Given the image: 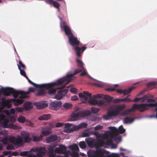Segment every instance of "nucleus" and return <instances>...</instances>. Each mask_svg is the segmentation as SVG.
Listing matches in <instances>:
<instances>
[{"label": "nucleus", "mask_w": 157, "mask_h": 157, "mask_svg": "<svg viewBox=\"0 0 157 157\" xmlns=\"http://www.w3.org/2000/svg\"><path fill=\"white\" fill-rule=\"evenodd\" d=\"M11 128L14 129H18L20 128V127L16 124H12L10 123V128Z\"/></svg>", "instance_id": "obj_46"}, {"label": "nucleus", "mask_w": 157, "mask_h": 157, "mask_svg": "<svg viewBox=\"0 0 157 157\" xmlns=\"http://www.w3.org/2000/svg\"><path fill=\"white\" fill-rule=\"evenodd\" d=\"M79 97L81 99H84V101H82L83 103H85L88 98L89 100L88 102L92 105H97L99 106H101L105 105V102L103 100H97L93 98L92 97V94L90 93L88 91H84L82 93H80L78 94Z\"/></svg>", "instance_id": "obj_2"}, {"label": "nucleus", "mask_w": 157, "mask_h": 157, "mask_svg": "<svg viewBox=\"0 0 157 157\" xmlns=\"http://www.w3.org/2000/svg\"><path fill=\"white\" fill-rule=\"evenodd\" d=\"M79 145L80 147L82 149L85 148L86 146V144L84 141L80 142Z\"/></svg>", "instance_id": "obj_42"}, {"label": "nucleus", "mask_w": 157, "mask_h": 157, "mask_svg": "<svg viewBox=\"0 0 157 157\" xmlns=\"http://www.w3.org/2000/svg\"><path fill=\"white\" fill-rule=\"evenodd\" d=\"M136 109L139 110L141 112H143L142 103L140 104H133L131 108L124 111L123 112L121 113L120 115L122 116L127 115Z\"/></svg>", "instance_id": "obj_7"}, {"label": "nucleus", "mask_w": 157, "mask_h": 157, "mask_svg": "<svg viewBox=\"0 0 157 157\" xmlns=\"http://www.w3.org/2000/svg\"><path fill=\"white\" fill-rule=\"evenodd\" d=\"M75 49L76 51L77 55L78 57H80L81 56V51L82 50V52H83L86 49V47L85 46L82 47L81 48L78 46L75 47Z\"/></svg>", "instance_id": "obj_21"}, {"label": "nucleus", "mask_w": 157, "mask_h": 157, "mask_svg": "<svg viewBox=\"0 0 157 157\" xmlns=\"http://www.w3.org/2000/svg\"><path fill=\"white\" fill-rule=\"evenodd\" d=\"M37 153H36V156L38 157H42L43 155H44L43 154L40 153L39 151H37Z\"/></svg>", "instance_id": "obj_64"}, {"label": "nucleus", "mask_w": 157, "mask_h": 157, "mask_svg": "<svg viewBox=\"0 0 157 157\" xmlns=\"http://www.w3.org/2000/svg\"><path fill=\"white\" fill-rule=\"evenodd\" d=\"M56 145H50L48 147V152L49 154H52L55 153L54 149Z\"/></svg>", "instance_id": "obj_31"}, {"label": "nucleus", "mask_w": 157, "mask_h": 157, "mask_svg": "<svg viewBox=\"0 0 157 157\" xmlns=\"http://www.w3.org/2000/svg\"><path fill=\"white\" fill-rule=\"evenodd\" d=\"M64 82V80L62 79V78H61L57 80L56 82L47 84H48L49 86L48 87H42L41 88H44L46 90H48V91L47 92V94H49L51 95H54L56 92V90H61L65 88L67 84L65 83V84L63 85L61 87H58L56 89H52V88L56 85H61Z\"/></svg>", "instance_id": "obj_4"}, {"label": "nucleus", "mask_w": 157, "mask_h": 157, "mask_svg": "<svg viewBox=\"0 0 157 157\" xmlns=\"http://www.w3.org/2000/svg\"><path fill=\"white\" fill-rule=\"evenodd\" d=\"M104 95L103 94H98L96 95H93V98L95 99L96 98H101L103 97H104Z\"/></svg>", "instance_id": "obj_48"}, {"label": "nucleus", "mask_w": 157, "mask_h": 157, "mask_svg": "<svg viewBox=\"0 0 157 157\" xmlns=\"http://www.w3.org/2000/svg\"><path fill=\"white\" fill-rule=\"evenodd\" d=\"M76 61L77 62L78 67L81 69H84V67L83 63L82 61L80 60L78 58L76 59Z\"/></svg>", "instance_id": "obj_32"}, {"label": "nucleus", "mask_w": 157, "mask_h": 157, "mask_svg": "<svg viewBox=\"0 0 157 157\" xmlns=\"http://www.w3.org/2000/svg\"><path fill=\"white\" fill-rule=\"evenodd\" d=\"M25 78L27 79L29 82L31 84L33 85L36 88H41L42 87H48L49 86L48 84H37L32 82L27 76Z\"/></svg>", "instance_id": "obj_18"}, {"label": "nucleus", "mask_w": 157, "mask_h": 157, "mask_svg": "<svg viewBox=\"0 0 157 157\" xmlns=\"http://www.w3.org/2000/svg\"><path fill=\"white\" fill-rule=\"evenodd\" d=\"M58 91L57 94L55 95V98L57 100L61 99L63 96H65L67 93L68 90L65 89Z\"/></svg>", "instance_id": "obj_16"}, {"label": "nucleus", "mask_w": 157, "mask_h": 157, "mask_svg": "<svg viewBox=\"0 0 157 157\" xmlns=\"http://www.w3.org/2000/svg\"><path fill=\"white\" fill-rule=\"evenodd\" d=\"M47 94V91L45 90H41L38 92L36 95L40 96H44Z\"/></svg>", "instance_id": "obj_33"}, {"label": "nucleus", "mask_w": 157, "mask_h": 157, "mask_svg": "<svg viewBox=\"0 0 157 157\" xmlns=\"http://www.w3.org/2000/svg\"><path fill=\"white\" fill-rule=\"evenodd\" d=\"M10 143H12L15 146L19 147L23 145L24 142L22 138L20 136L16 138L10 136Z\"/></svg>", "instance_id": "obj_9"}, {"label": "nucleus", "mask_w": 157, "mask_h": 157, "mask_svg": "<svg viewBox=\"0 0 157 157\" xmlns=\"http://www.w3.org/2000/svg\"><path fill=\"white\" fill-rule=\"evenodd\" d=\"M60 27L62 30L64 31L65 35L67 36L68 37L73 34L71 29L64 21H61Z\"/></svg>", "instance_id": "obj_8"}, {"label": "nucleus", "mask_w": 157, "mask_h": 157, "mask_svg": "<svg viewBox=\"0 0 157 157\" xmlns=\"http://www.w3.org/2000/svg\"><path fill=\"white\" fill-rule=\"evenodd\" d=\"M135 88L134 87H132L128 89L124 90L121 89H118L116 90V91L117 93L120 94H123L124 95H125L129 94L132 90Z\"/></svg>", "instance_id": "obj_17"}, {"label": "nucleus", "mask_w": 157, "mask_h": 157, "mask_svg": "<svg viewBox=\"0 0 157 157\" xmlns=\"http://www.w3.org/2000/svg\"><path fill=\"white\" fill-rule=\"evenodd\" d=\"M107 114L110 117H115L118 115L117 112L116 111L115 109H113L110 111H109L107 112Z\"/></svg>", "instance_id": "obj_29"}, {"label": "nucleus", "mask_w": 157, "mask_h": 157, "mask_svg": "<svg viewBox=\"0 0 157 157\" xmlns=\"http://www.w3.org/2000/svg\"><path fill=\"white\" fill-rule=\"evenodd\" d=\"M109 153V152L104 150L100 149L95 151H90L88 152V155L89 157H115L116 154L114 153L111 155H104L105 154Z\"/></svg>", "instance_id": "obj_5"}, {"label": "nucleus", "mask_w": 157, "mask_h": 157, "mask_svg": "<svg viewBox=\"0 0 157 157\" xmlns=\"http://www.w3.org/2000/svg\"><path fill=\"white\" fill-rule=\"evenodd\" d=\"M151 104H155V103H148V104H143L142 103L143 105V112L146 110L148 109L149 107L150 108H154L156 107L155 109V110L156 112L155 115H152L149 116L148 117L150 118H154L156 117L157 118V105H156L155 106H150L149 105Z\"/></svg>", "instance_id": "obj_14"}, {"label": "nucleus", "mask_w": 157, "mask_h": 157, "mask_svg": "<svg viewBox=\"0 0 157 157\" xmlns=\"http://www.w3.org/2000/svg\"><path fill=\"white\" fill-rule=\"evenodd\" d=\"M26 122V125L28 126L32 127H33L34 126V124L31 121L27 120Z\"/></svg>", "instance_id": "obj_53"}, {"label": "nucleus", "mask_w": 157, "mask_h": 157, "mask_svg": "<svg viewBox=\"0 0 157 157\" xmlns=\"http://www.w3.org/2000/svg\"><path fill=\"white\" fill-rule=\"evenodd\" d=\"M29 151H24L21 152L19 155L21 156H27L28 155V153Z\"/></svg>", "instance_id": "obj_51"}, {"label": "nucleus", "mask_w": 157, "mask_h": 157, "mask_svg": "<svg viewBox=\"0 0 157 157\" xmlns=\"http://www.w3.org/2000/svg\"><path fill=\"white\" fill-rule=\"evenodd\" d=\"M103 126L101 125H98L97 126H95L94 127V129L95 130H98L99 129H101L102 128Z\"/></svg>", "instance_id": "obj_60"}, {"label": "nucleus", "mask_w": 157, "mask_h": 157, "mask_svg": "<svg viewBox=\"0 0 157 157\" xmlns=\"http://www.w3.org/2000/svg\"><path fill=\"white\" fill-rule=\"evenodd\" d=\"M103 98L106 100L107 102H110L112 101L113 97L107 95H104Z\"/></svg>", "instance_id": "obj_35"}, {"label": "nucleus", "mask_w": 157, "mask_h": 157, "mask_svg": "<svg viewBox=\"0 0 157 157\" xmlns=\"http://www.w3.org/2000/svg\"><path fill=\"white\" fill-rule=\"evenodd\" d=\"M8 140L10 141V138H8L6 137L2 140V142L4 145H6L7 144Z\"/></svg>", "instance_id": "obj_45"}, {"label": "nucleus", "mask_w": 157, "mask_h": 157, "mask_svg": "<svg viewBox=\"0 0 157 157\" xmlns=\"http://www.w3.org/2000/svg\"><path fill=\"white\" fill-rule=\"evenodd\" d=\"M35 90V89L33 87H29V88L28 91L26 92H25L23 91H20V93L21 95H24L26 96V98H27L29 97L27 95L28 94H29L30 92H33Z\"/></svg>", "instance_id": "obj_25"}, {"label": "nucleus", "mask_w": 157, "mask_h": 157, "mask_svg": "<svg viewBox=\"0 0 157 157\" xmlns=\"http://www.w3.org/2000/svg\"><path fill=\"white\" fill-rule=\"evenodd\" d=\"M71 99L72 101H76L78 99V98L77 96L74 95L71 97Z\"/></svg>", "instance_id": "obj_63"}, {"label": "nucleus", "mask_w": 157, "mask_h": 157, "mask_svg": "<svg viewBox=\"0 0 157 157\" xmlns=\"http://www.w3.org/2000/svg\"><path fill=\"white\" fill-rule=\"evenodd\" d=\"M21 136H22L21 137L23 139H24L25 137L28 136H30L29 133L27 132L26 131H22L21 132Z\"/></svg>", "instance_id": "obj_37"}, {"label": "nucleus", "mask_w": 157, "mask_h": 157, "mask_svg": "<svg viewBox=\"0 0 157 157\" xmlns=\"http://www.w3.org/2000/svg\"><path fill=\"white\" fill-rule=\"evenodd\" d=\"M33 106L32 103L29 101L25 102L23 105V107L17 108V109L20 112H22L24 110H28L33 108Z\"/></svg>", "instance_id": "obj_11"}, {"label": "nucleus", "mask_w": 157, "mask_h": 157, "mask_svg": "<svg viewBox=\"0 0 157 157\" xmlns=\"http://www.w3.org/2000/svg\"><path fill=\"white\" fill-rule=\"evenodd\" d=\"M51 115L50 114H44L40 116L38 118V120L40 121H47L50 119Z\"/></svg>", "instance_id": "obj_24"}, {"label": "nucleus", "mask_w": 157, "mask_h": 157, "mask_svg": "<svg viewBox=\"0 0 157 157\" xmlns=\"http://www.w3.org/2000/svg\"><path fill=\"white\" fill-rule=\"evenodd\" d=\"M53 4L54 6L57 8H59L60 6V4H59L58 2L55 1L54 2Z\"/></svg>", "instance_id": "obj_58"}, {"label": "nucleus", "mask_w": 157, "mask_h": 157, "mask_svg": "<svg viewBox=\"0 0 157 157\" xmlns=\"http://www.w3.org/2000/svg\"><path fill=\"white\" fill-rule=\"evenodd\" d=\"M109 129L112 130L116 135H117L119 133L122 134L125 131V129L124 128L122 125L119 126L118 129L114 127H110Z\"/></svg>", "instance_id": "obj_13"}, {"label": "nucleus", "mask_w": 157, "mask_h": 157, "mask_svg": "<svg viewBox=\"0 0 157 157\" xmlns=\"http://www.w3.org/2000/svg\"><path fill=\"white\" fill-rule=\"evenodd\" d=\"M18 65V69L20 71V72L21 74L22 75L24 76V77H25V78L27 76L26 75L25 71L23 70H21V67H20V66L18 65Z\"/></svg>", "instance_id": "obj_41"}, {"label": "nucleus", "mask_w": 157, "mask_h": 157, "mask_svg": "<svg viewBox=\"0 0 157 157\" xmlns=\"http://www.w3.org/2000/svg\"><path fill=\"white\" fill-rule=\"evenodd\" d=\"M62 103L59 101H53L50 104V108L52 110H57L61 106Z\"/></svg>", "instance_id": "obj_15"}, {"label": "nucleus", "mask_w": 157, "mask_h": 157, "mask_svg": "<svg viewBox=\"0 0 157 157\" xmlns=\"http://www.w3.org/2000/svg\"><path fill=\"white\" fill-rule=\"evenodd\" d=\"M105 144V142L101 139L97 140V142L95 144V146L96 148L102 146Z\"/></svg>", "instance_id": "obj_28"}, {"label": "nucleus", "mask_w": 157, "mask_h": 157, "mask_svg": "<svg viewBox=\"0 0 157 157\" xmlns=\"http://www.w3.org/2000/svg\"><path fill=\"white\" fill-rule=\"evenodd\" d=\"M128 96L122 99V101L125 102H132V100L128 98Z\"/></svg>", "instance_id": "obj_52"}, {"label": "nucleus", "mask_w": 157, "mask_h": 157, "mask_svg": "<svg viewBox=\"0 0 157 157\" xmlns=\"http://www.w3.org/2000/svg\"><path fill=\"white\" fill-rule=\"evenodd\" d=\"M17 108H20L19 107H16L15 109L11 108L10 109V114H14L15 113H17L18 112H21L18 110Z\"/></svg>", "instance_id": "obj_38"}, {"label": "nucleus", "mask_w": 157, "mask_h": 157, "mask_svg": "<svg viewBox=\"0 0 157 157\" xmlns=\"http://www.w3.org/2000/svg\"><path fill=\"white\" fill-rule=\"evenodd\" d=\"M125 107V105L124 104H122L121 105H119L116 107L115 109L117 112L118 115H120L121 113H119L120 111L123 110Z\"/></svg>", "instance_id": "obj_30"}, {"label": "nucleus", "mask_w": 157, "mask_h": 157, "mask_svg": "<svg viewBox=\"0 0 157 157\" xmlns=\"http://www.w3.org/2000/svg\"><path fill=\"white\" fill-rule=\"evenodd\" d=\"M23 139L24 140V142L25 143H29L32 140V138L29 137V136L25 137Z\"/></svg>", "instance_id": "obj_43"}, {"label": "nucleus", "mask_w": 157, "mask_h": 157, "mask_svg": "<svg viewBox=\"0 0 157 157\" xmlns=\"http://www.w3.org/2000/svg\"><path fill=\"white\" fill-rule=\"evenodd\" d=\"M121 100L122 99L116 98L114 99L113 100V102L114 103H118L120 102L121 101H122Z\"/></svg>", "instance_id": "obj_56"}, {"label": "nucleus", "mask_w": 157, "mask_h": 157, "mask_svg": "<svg viewBox=\"0 0 157 157\" xmlns=\"http://www.w3.org/2000/svg\"><path fill=\"white\" fill-rule=\"evenodd\" d=\"M91 112L89 111H79L76 113H73L71 115V121H75L80 119V117L87 116L91 114Z\"/></svg>", "instance_id": "obj_6"}, {"label": "nucleus", "mask_w": 157, "mask_h": 157, "mask_svg": "<svg viewBox=\"0 0 157 157\" xmlns=\"http://www.w3.org/2000/svg\"><path fill=\"white\" fill-rule=\"evenodd\" d=\"M43 136L42 135H40V136H35L33 137V141L34 142H37L41 141L42 140Z\"/></svg>", "instance_id": "obj_34"}, {"label": "nucleus", "mask_w": 157, "mask_h": 157, "mask_svg": "<svg viewBox=\"0 0 157 157\" xmlns=\"http://www.w3.org/2000/svg\"><path fill=\"white\" fill-rule=\"evenodd\" d=\"M135 120V118L129 117H125L123 120V122L124 124L132 123Z\"/></svg>", "instance_id": "obj_27"}, {"label": "nucleus", "mask_w": 157, "mask_h": 157, "mask_svg": "<svg viewBox=\"0 0 157 157\" xmlns=\"http://www.w3.org/2000/svg\"><path fill=\"white\" fill-rule=\"evenodd\" d=\"M57 140V137L56 135H51L46 138V141L47 143H48L56 141Z\"/></svg>", "instance_id": "obj_23"}, {"label": "nucleus", "mask_w": 157, "mask_h": 157, "mask_svg": "<svg viewBox=\"0 0 157 157\" xmlns=\"http://www.w3.org/2000/svg\"><path fill=\"white\" fill-rule=\"evenodd\" d=\"M67 149V147L63 145H60L59 147H56L55 152L56 153L62 154L63 150H65Z\"/></svg>", "instance_id": "obj_19"}, {"label": "nucleus", "mask_w": 157, "mask_h": 157, "mask_svg": "<svg viewBox=\"0 0 157 157\" xmlns=\"http://www.w3.org/2000/svg\"><path fill=\"white\" fill-rule=\"evenodd\" d=\"M37 108L39 109H44L48 106V104L43 101H40L35 103Z\"/></svg>", "instance_id": "obj_20"}, {"label": "nucleus", "mask_w": 157, "mask_h": 157, "mask_svg": "<svg viewBox=\"0 0 157 157\" xmlns=\"http://www.w3.org/2000/svg\"><path fill=\"white\" fill-rule=\"evenodd\" d=\"M19 153L17 151L12 152L10 151V156L11 155L17 156L20 155Z\"/></svg>", "instance_id": "obj_59"}, {"label": "nucleus", "mask_w": 157, "mask_h": 157, "mask_svg": "<svg viewBox=\"0 0 157 157\" xmlns=\"http://www.w3.org/2000/svg\"><path fill=\"white\" fill-rule=\"evenodd\" d=\"M63 107L66 109H70L72 106V105L69 103H66L63 104Z\"/></svg>", "instance_id": "obj_44"}, {"label": "nucleus", "mask_w": 157, "mask_h": 157, "mask_svg": "<svg viewBox=\"0 0 157 157\" xmlns=\"http://www.w3.org/2000/svg\"><path fill=\"white\" fill-rule=\"evenodd\" d=\"M81 72V69L80 68L75 69L74 71V74H67L66 77H64L62 78V79L64 80V82L65 81H67V82L66 83V84L67 85L72 80V78L74 76V75H76Z\"/></svg>", "instance_id": "obj_10"}, {"label": "nucleus", "mask_w": 157, "mask_h": 157, "mask_svg": "<svg viewBox=\"0 0 157 157\" xmlns=\"http://www.w3.org/2000/svg\"><path fill=\"white\" fill-rule=\"evenodd\" d=\"M157 84V82H151L148 83L147 86L148 87H149L151 86H155Z\"/></svg>", "instance_id": "obj_55"}, {"label": "nucleus", "mask_w": 157, "mask_h": 157, "mask_svg": "<svg viewBox=\"0 0 157 157\" xmlns=\"http://www.w3.org/2000/svg\"><path fill=\"white\" fill-rule=\"evenodd\" d=\"M0 101V122L3 121L2 125L4 128L9 127L8 123L9 122L8 118L10 117V111L4 109L5 107L10 108V99L6 100L3 98L1 99Z\"/></svg>", "instance_id": "obj_1"}, {"label": "nucleus", "mask_w": 157, "mask_h": 157, "mask_svg": "<svg viewBox=\"0 0 157 157\" xmlns=\"http://www.w3.org/2000/svg\"><path fill=\"white\" fill-rule=\"evenodd\" d=\"M38 147H33L31 148L29 152L33 151V152H37L38 151Z\"/></svg>", "instance_id": "obj_61"}, {"label": "nucleus", "mask_w": 157, "mask_h": 157, "mask_svg": "<svg viewBox=\"0 0 157 157\" xmlns=\"http://www.w3.org/2000/svg\"><path fill=\"white\" fill-rule=\"evenodd\" d=\"M72 157H79L78 154V152L75 151H73L72 153H71L70 154Z\"/></svg>", "instance_id": "obj_50"}, {"label": "nucleus", "mask_w": 157, "mask_h": 157, "mask_svg": "<svg viewBox=\"0 0 157 157\" xmlns=\"http://www.w3.org/2000/svg\"><path fill=\"white\" fill-rule=\"evenodd\" d=\"M82 73H81L80 74V76H85L87 74V72H86V71L85 68H84V69H81Z\"/></svg>", "instance_id": "obj_49"}, {"label": "nucleus", "mask_w": 157, "mask_h": 157, "mask_svg": "<svg viewBox=\"0 0 157 157\" xmlns=\"http://www.w3.org/2000/svg\"><path fill=\"white\" fill-rule=\"evenodd\" d=\"M71 152L70 151L67 150H63V153L62 154H65V155H70L71 154Z\"/></svg>", "instance_id": "obj_57"}, {"label": "nucleus", "mask_w": 157, "mask_h": 157, "mask_svg": "<svg viewBox=\"0 0 157 157\" xmlns=\"http://www.w3.org/2000/svg\"><path fill=\"white\" fill-rule=\"evenodd\" d=\"M17 120L19 122L22 123L27 121L25 117L22 116L19 117L17 118Z\"/></svg>", "instance_id": "obj_36"}, {"label": "nucleus", "mask_w": 157, "mask_h": 157, "mask_svg": "<svg viewBox=\"0 0 157 157\" xmlns=\"http://www.w3.org/2000/svg\"><path fill=\"white\" fill-rule=\"evenodd\" d=\"M20 91L16 90L10 87V94H12L15 98L10 99V103L13 102L15 106H18L22 104L25 101L24 99L26 98L25 96L21 95L20 93Z\"/></svg>", "instance_id": "obj_3"}, {"label": "nucleus", "mask_w": 157, "mask_h": 157, "mask_svg": "<svg viewBox=\"0 0 157 157\" xmlns=\"http://www.w3.org/2000/svg\"><path fill=\"white\" fill-rule=\"evenodd\" d=\"M42 153L44 155H45L46 153V150L44 147H41L38 148V151Z\"/></svg>", "instance_id": "obj_40"}, {"label": "nucleus", "mask_w": 157, "mask_h": 157, "mask_svg": "<svg viewBox=\"0 0 157 157\" xmlns=\"http://www.w3.org/2000/svg\"><path fill=\"white\" fill-rule=\"evenodd\" d=\"M42 133L44 136H47L51 133V131L49 127H45L42 128Z\"/></svg>", "instance_id": "obj_26"}, {"label": "nucleus", "mask_w": 157, "mask_h": 157, "mask_svg": "<svg viewBox=\"0 0 157 157\" xmlns=\"http://www.w3.org/2000/svg\"><path fill=\"white\" fill-rule=\"evenodd\" d=\"M88 145L90 147H93L94 145L95 140L92 138H87L85 139Z\"/></svg>", "instance_id": "obj_22"}, {"label": "nucleus", "mask_w": 157, "mask_h": 157, "mask_svg": "<svg viewBox=\"0 0 157 157\" xmlns=\"http://www.w3.org/2000/svg\"><path fill=\"white\" fill-rule=\"evenodd\" d=\"M99 109L95 107H92L91 110L93 113H97L99 111Z\"/></svg>", "instance_id": "obj_47"}, {"label": "nucleus", "mask_w": 157, "mask_h": 157, "mask_svg": "<svg viewBox=\"0 0 157 157\" xmlns=\"http://www.w3.org/2000/svg\"><path fill=\"white\" fill-rule=\"evenodd\" d=\"M144 97L142 98H135L133 100H132V101L133 102H137L139 101H140V100H144L145 99V98H144Z\"/></svg>", "instance_id": "obj_54"}, {"label": "nucleus", "mask_w": 157, "mask_h": 157, "mask_svg": "<svg viewBox=\"0 0 157 157\" xmlns=\"http://www.w3.org/2000/svg\"><path fill=\"white\" fill-rule=\"evenodd\" d=\"M80 125V127L81 128H86L87 124L86 123H81L79 124Z\"/></svg>", "instance_id": "obj_62"}, {"label": "nucleus", "mask_w": 157, "mask_h": 157, "mask_svg": "<svg viewBox=\"0 0 157 157\" xmlns=\"http://www.w3.org/2000/svg\"><path fill=\"white\" fill-rule=\"evenodd\" d=\"M68 147L71 150L73 151L75 150H77L78 149L77 145L76 144L70 145Z\"/></svg>", "instance_id": "obj_39"}, {"label": "nucleus", "mask_w": 157, "mask_h": 157, "mask_svg": "<svg viewBox=\"0 0 157 157\" xmlns=\"http://www.w3.org/2000/svg\"><path fill=\"white\" fill-rule=\"evenodd\" d=\"M68 38L70 44L72 46L78 45L80 43L77 38L75 37L73 34L69 36Z\"/></svg>", "instance_id": "obj_12"}]
</instances>
